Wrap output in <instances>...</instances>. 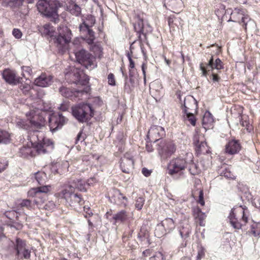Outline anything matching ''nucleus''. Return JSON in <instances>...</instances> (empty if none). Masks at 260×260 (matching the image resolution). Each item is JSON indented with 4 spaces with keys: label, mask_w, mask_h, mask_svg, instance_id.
I'll return each instance as SVG.
<instances>
[{
    "label": "nucleus",
    "mask_w": 260,
    "mask_h": 260,
    "mask_svg": "<svg viewBox=\"0 0 260 260\" xmlns=\"http://www.w3.org/2000/svg\"><path fill=\"white\" fill-rule=\"evenodd\" d=\"M162 254L160 252H157L154 256L151 257L150 260H162Z\"/></svg>",
    "instance_id": "obj_60"
},
{
    "label": "nucleus",
    "mask_w": 260,
    "mask_h": 260,
    "mask_svg": "<svg viewBox=\"0 0 260 260\" xmlns=\"http://www.w3.org/2000/svg\"><path fill=\"white\" fill-rule=\"evenodd\" d=\"M248 118L247 116L242 117L241 124L245 128L248 133H250L252 130V126L248 121Z\"/></svg>",
    "instance_id": "obj_36"
},
{
    "label": "nucleus",
    "mask_w": 260,
    "mask_h": 260,
    "mask_svg": "<svg viewBox=\"0 0 260 260\" xmlns=\"http://www.w3.org/2000/svg\"><path fill=\"white\" fill-rule=\"evenodd\" d=\"M144 201H145V200H144V198H143L142 197L138 198L136 201V204H135L136 208L138 210H141L143 206V205L144 204Z\"/></svg>",
    "instance_id": "obj_49"
},
{
    "label": "nucleus",
    "mask_w": 260,
    "mask_h": 260,
    "mask_svg": "<svg viewBox=\"0 0 260 260\" xmlns=\"http://www.w3.org/2000/svg\"><path fill=\"white\" fill-rule=\"evenodd\" d=\"M9 5L11 7H17L21 5V0H7Z\"/></svg>",
    "instance_id": "obj_57"
},
{
    "label": "nucleus",
    "mask_w": 260,
    "mask_h": 260,
    "mask_svg": "<svg viewBox=\"0 0 260 260\" xmlns=\"http://www.w3.org/2000/svg\"><path fill=\"white\" fill-rule=\"evenodd\" d=\"M192 211L195 222L200 226H204L206 218L205 213H203L198 207H193L192 209Z\"/></svg>",
    "instance_id": "obj_21"
},
{
    "label": "nucleus",
    "mask_w": 260,
    "mask_h": 260,
    "mask_svg": "<svg viewBox=\"0 0 260 260\" xmlns=\"http://www.w3.org/2000/svg\"><path fill=\"white\" fill-rule=\"evenodd\" d=\"M72 37L71 30L66 26H59L57 28V35L55 37V43L58 48L64 51L67 45L70 42Z\"/></svg>",
    "instance_id": "obj_8"
},
{
    "label": "nucleus",
    "mask_w": 260,
    "mask_h": 260,
    "mask_svg": "<svg viewBox=\"0 0 260 260\" xmlns=\"http://www.w3.org/2000/svg\"><path fill=\"white\" fill-rule=\"evenodd\" d=\"M87 32L89 36V38L87 39V43L88 44H92L95 39L94 33L90 28L88 29Z\"/></svg>",
    "instance_id": "obj_51"
},
{
    "label": "nucleus",
    "mask_w": 260,
    "mask_h": 260,
    "mask_svg": "<svg viewBox=\"0 0 260 260\" xmlns=\"http://www.w3.org/2000/svg\"><path fill=\"white\" fill-rule=\"evenodd\" d=\"M202 138H204L203 136L199 134V131L196 129L193 138V144L194 145L201 143V140L202 139Z\"/></svg>",
    "instance_id": "obj_45"
},
{
    "label": "nucleus",
    "mask_w": 260,
    "mask_h": 260,
    "mask_svg": "<svg viewBox=\"0 0 260 260\" xmlns=\"http://www.w3.org/2000/svg\"><path fill=\"white\" fill-rule=\"evenodd\" d=\"M39 12L47 16L55 17L57 14V5L53 0H39L37 5Z\"/></svg>",
    "instance_id": "obj_10"
},
{
    "label": "nucleus",
    "mask_w": 260,
    "mask_h": 260,
    "mask_svg": "<svg viewBox=\"0 0 260 260\" xmlns=\"http://www.w3.org/2000/svg\"><path fill=\"white\" fill-rule=\"evenodd\" d=\"M41 31L45 35L52 36L54 30L53 27H52L49 24H46L41 28Z\"/></svg>",
    "instance_id": "obj_37"
},
{
    "label": "nucleus",
    "mask_w": 260,
    "mask_h": 260,
    "mask_svg": "<svg viewBox=\"0 0 260 260\" xmlns=\"http://www.w3.org/2000/svg\"><path fill=\"white\" fill-rule=\"evenodd\" d=\"M56 207V205L53 201H49L44 207L43 208H44L46 210H53L54 209H55Z\"/></svg>",
    "instance_id": "obj_55"
},
{
    "label": "nucleus",
    "mask_w": 260,
    "mask_h": 260,
    "mask_svg": "<svg viewBox=\"0 0 260 260\" xmlns=\"http://www.w3.org/2000/svg\"><path fill=\"white\" fill-rule=\"evenodd\" d=\"M89 91V87L86 85L84 86L82 89L76 90H73L69 88L63 86L59 88V92L62 96L72 99H82L84 95H85L86 98Z\"/></svg>",
    "instance_id": "obj_11"
},
{
    "label": "nucleus",
    "mask_w": 260,
    "mask_h": 260,
    "mask_svg": "<svg viewBox=\"0 0 260 260\" xmlns=\"http://www.w3.org/2000/svg\"><path fill=\"white\" fill-rule=\"evenodd\" d=\"M179 232L182 238H186L189 236L191 230L189 226H187L185 228H183L182 229H180Z\"/></svg>",
    "instance_id": "obj_47"
},
{
    "label": "nucleus",
    "mask_w": 260,
    "mask_h": 260,
    "mask_svg": "<svg viewBox=\"0 0 260 260\" xmlns=\"http://www.w3.org/2000/svg\"><path fill=\"white\" fill-rule=\"evenodd\" d=\"M142 174L146 177H148L150 175L151 171L147 169L144 168L142 170Z\"/></svg>",
    "instance_id": "obj_64"
},
{
    "label": "nucleus",
    "mask_w": 260,
    "mask_h": 260,
    "mask_svg": "<svg viewBox=\"0 0 260 260\" xmlns=\"http://www.w3.org/2000/svg\"><path fill=\"white\" fill-rule=\"evenodd\" d=\"M18 212L16 210H13L11 211H9L6 213V216L8 218H10L11 220H14V217H12V215H16V219L18 221H22V220H26V217L25 215H21V219H19V217L18 215Z\"/></svg>",
    "instance_id": "obj_32"
},
{
    "label": "nucleus",
    "mask_w": 260,
    "mask_h": 260,
    "mask_svg": "<svg viewBox=\"0 0 260 260\" xmlns=\"http://www.w3.org/2000/svg\"><path fill=\"white\" fill-rule=\"evenodd\" d=\"M157 150L162 158H167L174 153L176 146L172 141L162 140L158 143Z\"/></svg>",
    "instance_id": "obj_13"
},
{
    "label": "nucleus",
    "mask_w": 260,
    "mask_h": 260,
    "mask_svg": "<svg viewBox=\"0 0 260 260\" xmlns=\"http://www.w3.org/2000/svg\"><path fill=\"white\" fill-rule=\"evenodd\" d=\"M20 88L24 93L26 94L31 89V86L29 85V83H25L21 84Z\"/></svg>",
    "instance_id": "obj_52"
},
{
    "label": "nucleus",
    "mask_w": 260,
    "mask_h": 260,
    "mask_svg": "<svg viewBox=\"0 0 260 260\" xmlns=\"http://www.w3.org/2000/svg\"><path fill=\"white\" fill-rule=\"evenodd\" d=\"M160 89H161L160 85L157 82H153L150 85V91L153 96H157L159 94Z\"/></svg>",
    "instance_id": "obj_33"
},
{
    "label": "nucleus",
    "mask_w": 260,
    "mask_h": 260,
    "mask_svg": "<svg viewBox=\"0 0 260 260\" xmlns=\"http://www.w3.org/2000/svg\"><path fill=\"white\" fill-rule=\"evenodd\" d=\"M193 112H184L186 114L185 119L187 120L191 125L194 126L196 123V119L193 114Z\"/></svg>",
    "instance_id": "obj_41"
},
{
    "label": "nucleus",
    "mask_w": 260,
    "mask_h": 260,
    "mask_svg": "<svg viewBox=\"0 0 260 260\" xmlns=\"http://www.w3.org/2000/svg\"><path fill=\"white\" fill-rule=\"evenodd\" d=\"M15 251L16 258L18 260L28 259L30 257V251L26 248L25 241L19 238L16 239Z\"/></svg>",
    "instance_id": "obj_14"
},
{
    "label": "nucleus",
    "mask_w": 260,
    "mask_h": 260,
    "mask_svg": "<svg viewBox=\"0 0 260 260\" xmlns=\"http://www.w3.org/2000/svg\"><path fill=\"white\" fill-rule=\"evenodd\" d=\"M134 165L133 156L129 153H125L121 159L120 166L124 173H129L134 168Z\"/></svg>",
    "instance_id": "obj_16"
},
{
    "label": "nucleus",
    "mask_w": 260,
    "mask_h": 260,
    "mask_svg": "<svg viewBox=\"0 0 260 260\" xmlns=\"http://www.w3.org/2000/svg\"><path fill=\"white\" fill-rule=\"evenodd\" d=\"M171 4L175 8H181L183 7V2L182 0H172Z\"/></svg>",
    "instance_id": "obj_56"
},
{
    "label": "nucleus",
    "mask_w": 260,
    "mask_h": 260,
    "mask_svg": "<svg viewBox=\"0 0 260 260\" xmlns=\"http://www.w3.org/2000/svg\"><path fill=\"white\" fill-rule=\"evenodd\" d=\"M248 216L247 209L240 206L232 209L229 218L232 226L239 230L247 222Z\"/></svg>",
    "instance_id": "obj_4"
},
{
    "label": "nucleus",
    "mask_w": 260,
    "mask_h": 260,
    "mask_svg": "<svg viewBox=\"0 0 260 260\" xmlns=\"http://www.w3.org/2000/svg\"><path fill=\"white\" fill-rule=\"evenodd\" d=\"M198 202L202 205L204 206L205 202L203 200V193L202 190L199 191V199Z\"/></svg>",
    "instance_id": "obj_62"
},
{
    "label": "nucleus",
    "mask_w": 260,
    "mask_h": 260,
    "mask_svg": "<svg viewBox=\"0 0 260 260\" xmlns=\"http://www.w3.org/2000/svg\"><path fill=\"white\" fill-rule=\"evenodd\" d=\"M83 74L82 71L77 68H72L71 72L65 74L66 78L70 79V81L76 84L80 82V78Z\"/></svg>",
    "instance_id": "obj_20"
},
{
    "label": "nucleus",
    "mask_w": 260,
    "mask_h": 260,
    "mask_svg": "<svg viewBox=\"0 0 260 260\" xmlns=\"http://www.w3.org/2000/svg\"><path fill=\"white\" fill-rule=\"evenodd\" d=\"M40 109L35 108L30 109L29 112L26 113V116L29 121L22 119H17L15 121L16 125L19 128L27 129L30 128L36 133L41 129L44 125V122L40 116Z\"/></svg>",
    "instance_id": "obj_2"
},
{
    "label": "nucleus",
    "mask_w": 260,
    "mask_h": 260,
    "mask_svg": "<svg viewBox=\"0 0 260 260\" xmlns=\"http://www.w3.org/2000/svg\"><path fill=\"white\" fill-rule=\"evenodd\" d=\"M165 136L164 128L157 125L152 126L149 129L147 137L151 141L154 142L158 141L160 138Z\"/></svg>",
    "instance_id": "obj_17"
},
{
    "label": "nucleus",
    "mask_w": 260,
    "mask_h": 260,
    "mask_svg": "<svg viewBox=\"0 0 260 260\" xmlns=\"http://www.w3.org/2000/svg\"><path fill=\"white\" fill-rule=\"evenodd\" d=\"M222 170L221 171L220 174L225 177L229 179H234L235 176L233 172H232L231 169L225 166L222 167Z\"/></svg>",
    "instance_id": "obj_31"
},
{
    "label": "nucleus",
    "mask_w": 260,
    "mask_h": 260,
    "mask_svg": "<svg viewBox=\"0 0 260 260\" xmlns=\"http://www.w3.org/2000/svg\"><path fill=\"white\" fill-rule=\"evenodd\" d=\"M228 21L238 22L242 24L245 30L251 29L255 25L254 21L249 18L246 11L242 8H235L231 12V18Z\"/></svg>",
    "instance_id": "obj_5"
},
{
    "label": "nucleus",
    "mask_w": 260,
    "mask_h": 260,
    "mask_svg": "<svg viewBox=\"0 0 260 260\" xmlns=\"http://www.w3.org/2000/svg\"><path fill=\"white\" fill-rule=\"evenodd\" d=\"M3 79L10 84L16 85L19 82V78L16 77L14 71L6 69L2 73Z\"/></svg>",
    "instance_id": "obj_19"
},
{
    "label": "nucleus",
    "mask_w": 260,
    "mask_h": 260,
    "mask_svg": "<svg viewBox=\"0 0 260 260\" xmlns=\"http://www.w3.org/2000/svg\"><path fill=\"white\" fill-rule=\"evenodd\" d=\"M127 214L124 210H122L113 216V219L116 221H124L127 219Z\"/></svg>",
    "instance_id": "obj_34"
},
{
    "label": "nucleus",
    "mask_w": 260,
    "mask_h": 260,
    "mask_svg": "<svg viewBox=\"0 0 260 260\" xmlns=\"http://www.w3.org/2000/svg\"><path fill=\"white\" fill-rule=\"evenodd\" d=\"M127 58L128 59L129 64V76H132V70L134 69L135 68V62L133 60L131 55L128 53L127 55Z\"/></svg>",
    "instance_id": "obj_54"
},
{
    "label": "nucleus",
    "mask_w": 260,
    "mask_h": 260,
    "mask_svg": "<svg viewBox=\"0 0 260 260\" xmlns=\"http://www.w3.org/2000/svg\"><path fill=\"white\" fill-rule=\"evenodd\" d=\"M19 206L23 208L25 207L28 209H32L33 204L29 200L24 199L20 202Z\"/></svg>",
    "instance_id": "obj_42"
},
{
    "label": "nucleus",
    "mask_w": 260,
    "mask_h": 260,
    "mask_svg": "<svg viewBox=\"0 0 260 260\" xmlns=\"http://www.w3.org/2000/svg\"><path fill=\"white\" fill-rule=\"evenodd\" d=\"M223 68V64L221 60L219 58H217L215 61H214L213 57L210 59L206 68L204 66L203 63H202L200 64V69L202 71L203 76H206L208 71H209L210 70H213V69H216L219 70Z\"/></svg>",
    "instance_id": "obj_18"
},
{
    "label": "nucleus",
    "mask_w": 260,
    "mask_h": 260,
    "mask_svg": "<svg viewBox=\"0 0 260 260\" xmlns=\"http://www.w3.org/2000/svg\"><path fill=\"white\" fill-rule=\"evenodd\" d=\"M12 34L16 39H20L22 35L21 31L17 28H14L13 30Z\"/></svg>",
    "instance_id": "obj_58"
},
{
    "label": "nucleus",
    "mask_w": 260,
    "mask_h": 260,
    "mask_svg": "<svg viewBox=\"0 0 260 260\" xmlns=\"http://www.w3.org/2000/svg\"><path fill=\"white\" fill-rule=\"evenodd\" d=\"M205 249L202 245H199L197 246V255L196 260H201L205 255Z\"/></svg>",
    "instance_id": "obj_39"
},
{
    "label": "nucleus",
    "mask_w": 260,
    "mask_h": 260,
    "mask_svg": "<svg viewBox=\"0 0 260 260\" xmlns=\"http://www.w3.org/2000/svg\"><path fill=\"white\" fill-rule=\"evenodd\" d=\"M72 114L79 122H84L93 116L91 106L88 104H79L72 108Z\"/></svg>",
    "instance_id": "obj_7"
},
{
    "label": "nucleus",
    "mask_w": 260,
    "mask_h": 260,
    "mask_svg": "<svg viewBox=\"0 0 260 260\" xmlns=\"http://www.w3.org/2000/svg\"><path fill=\"white\" fill-rule=\"evenodd\" d=\"M52 82V76L42 74L35 79L34 83L37 86L45 87L50 85Z\"/></svg>",
    "instance_id": "obj_22"
},
{
    "label": "nucleus",
    "mask_w": 260,
    "mask_h": 260,
    "mask_svg": "<svg viewBox=\"0 0 260 260\" xmlns=\"http://www.w3.org/2000/svg\"><path fill=\"white\" fill-rule=\"evenodd\" d=\"M189 171L191 175H196L200 173V170L195 164L191 163L189 166Z\"/></svg>",
    "instance_id": "obj_46"
},
{
    "label": "nucleus",
    "mask_w": 260,
    "mask_h": 260,
    "mask_svg": "<svg viewBox=\"0 0 260 260\" xmlns=\"http://www.w3.org/2000/svg\"><path fill=\"white\" fill-rule=\"evenodd\" d=\"M49 122L50 130L52 132H54L60 128L65 124L66 119L61 114L58 113L52 115L49 117Z\"/></svg>",
    "instance_id": "obj_15"
},
{
    "label": "nucleus",
    "mask_w": 260,
    "mask_h": 260,
    "mask_svg": "<svg viewBox=\"0 0 260 260\" xmlns=\"http://www.w3.org/2000/svg\"><path fill=\"white\" fill-rule=\"evenodd\" d=\"M201 143L197 144L196 146V150L198 154L207 153L208 151V148L204 138H202Z\"/></svg>",
    "instance_id": "obj_27"
},
{
    "label": "nucleus",
    "mask_w": 260,
    "mask_h": 260,
    "mask_svg": "<svg viewBox=\"0 0 260 260\" xmlns=\"http://www.w3.org/2000/svg\"><path fill=\"white\" fill-rule=\"evenodd\" d=\"M134 28L135 30L137 32H142L143 31V20L140 19L137 24L134 25Z\"/></svg>",
    "instance_id": "obj_53"
},
{
    "label": "nucleus",
    "mask_w": 260,
    "mask_h": 260,
    "mask_svg": "<svg viewBox=\"0 0 260 260\" xmlns=\"http://www.w3.org/2000/svg\"><path fill=\"white\" fill-rule=\"evenodd\" d=\"M91 51L94 53V55L99 58L103 57V48L100 45H94L91 48Z\"/></svg>",
    "instance_id": "obj_35"
},
{
    "label": "nucleus",
    "mask_w": 260,
    "mask_h": 260,
    "mask_svg": "<svg viewBox=\"0 0 260 260\" xmlns=\"http://www.w3.org/2000/svg\"><path fill=\"white\" fill-rule=\"evenodd\" d=\"M37 188L38 191L40 192V194H42V193H46L51 190L50 185L42 186Z\"/></svg>",
    "instance_id": "obj_50"
},
{
    "label": "nucleus",
    "mask_w": 260,
    "mask_h": 260,
    "mask_svg": "<svg viewBox=\"0 0 260 260\" xmlns=\"http://www.w3.org/2000/svg\"><path fill=\"white\" fill-rule=\"evenodd\" d=\"M8 166V163L5 160H0V172L3 171Z\"/></svg>",
    "instance_id": "obj_61"
},
{
    "label": "nucleus",
    "mask_w": 260,
    "mask_h": 260,
    "mask_svg": "<svg viewBox=\"0 0 260 260\" xmlns=\"http://www.w3.org/2000/svg\"><path fill=\"white\" fill-rule=\"evenodd\" d=\"M34 175L36 180L39 184L45 183L47 180V175L44 172L39 171L36 173Z\"/></svg>",
    "instance_id": "obj_28"
},
{
    "label": "nucleus",
    "mask_w": 260,
    "mask_h": 260,
    "mask_svg": "<svg viewBox=\"0 0 260 260\" xmlns=\"http://www.w3.org/2000/svg\"><path fill=\"white\" fill-rule=\"evenodd\" d=\"M241 149V146L238 141H230L225 146V152L230 154L238 153Z\"/></svg>",
    "instance_id": "obj_23"
},
{
    "label": "nucleus",
    "mask_w": 260,
    "mask_h": 260,
    "mask_svg": "<svg viewBox=\"0 0 260 260\" xmlns=\"http://www.w3.org/2000/svg\"><path fill=\"white\" fill-rule=\"evenodd\" d=\"M11 134L7 131L0 130V144H7L11 141Z\"/></svg>",
    "instance_id": "obj_26"
},
{
    "label": "nucleus",
    "mask_w": 260,
    "mask_h": 260,
    "mask_svg": "<svg viewBox=\"0 0 260 260\" xmlns=\"http://www.w3.org/2000/svg\"><path fill=\"white\" fill-rule=\"evenodd\" d=\"M58 196L64 199L73 207L84 203L81 196L75 193L74 187L72 185H64L61 191L58 193Z\"/></svg>",
    "instance_id": "obj_6"
},
{
    "label": "nucleus",
    "mask_w": 260,
    "mask_h": 260,
    "mask_svg": "<svg viewBox=\"0 0 260 260\" xmlns=\"http://www.w3.org/2000/svg\"><path fill=\"white\" fill-rule=\"evenodd\" d=\"M76 60L86 69L90 70L97 67L95 57L87 51L81 49L75 53Z\"/></svg>",
    "instance_id": "obj_9"
},
{
    "label": "nucleus",
    "mask_w": 260,
    "mask_h": 260,
    "mask_svg": "<svg viewBox=\"0 0 260 260\" xmlns=\"http://www.w3.org/2000/svg\"><path fill=\"white\" fill-rule=\"evenodd\" d=\"M27 196L29 197L35 198L37 199L38 197H41V194L38 191L37 188H32L29 189L27 192Z\"/></svg>",
    "instance_id": "obj_43"
},
{
    "label": "nucleus",
    "mask_w": 260,
    "mask_h": 260,
    "mask_svg": "<svg viewBox=\"0 0 260 260\" xmlns=\"http://www.w3.org/2000/svg\"><path fill=\"white\" fill-rule=\"evenodd\" d=\"M46 199V196L45 194H41V197H38L35 199L34 203L37 205L38 208H42V205L44 203Z\"/></svg>",
    "instance_id": "obj_40"
},
{
    "label": "nucleus",
    "mask_w": 260,
    "mask_h": 260,
    "mask_svg": "<svg viewBox=\"0 0 260 260\" xmlns=\"http://www.w3.org/2000/svg\"><path fill=\"white\" fill-rule=\"evenodd\" d=\"M177 95L181 104V108L184 112H196L198 107L197 102L192 96L187 95L182 101L180 91L177 93Z\"/></svg>",
    "instance_id": "obj_12"
},
{
    "label": "nucleus",
    "mask_w": 260,
    "mask_h": 260,
    "mask_svg": "<svg viewBox=\"0 0 260 260\" xmlns=\"http://www.w3.org/2000/svg\"><path fill=\"white\" fill-rule=\"evenodd\" d=\"M161 224L166 231L168 233L172 232L175 228V222L171 218H166L162 221Z\"/></svg>",
    "instance_id": "obj_25"
},
{
    "label": "nucleus",
    "mask_w": 260,
    "mask_h": 260,
    "mask_svg": "<svg viewBox=\"0 0 260 260\" xmlns=\"http://www.w3.org/2000/svg\"><path fill=\"white\" fill-rule=\"evenodd\" d=\"M214 122L212 114L208 111L205 113L203 118V124L205 126H210Z\"/></svg>",
    "instance_id": "obj_29"
},
{
    "label": "nucleus",
    "mask_w": 260,
    "mask_h": 260,
    "mask_svg": "<svg viewBox=\"0 0 260 260\" xmlns=\"http://www.w3.org/2000/svg\"><path fill=\"white\" fill-rule=\"evenodd\" d=\"M108 83L111 85H115V81L114 79V76L113 74L111 73L109 74L108 76Z\"/></svg>",
    "instance_id": "obj_59"
},
{
    "label": "nucleus",
    "mask_w": 260,
    "mask_h": 260,
    "mask_svg": "<svg viewBox=\"0 0 260 260\" xmlns=\"http://www.w3.org/2000/svg\"><path fill=\"white\" fill-rule=\"evenodd\" d=\"M34 142L30 139V143L24 146L19 150L20 155L24 157L33 156L37 153L45 154L53 150L54 143L51 140L43 136V134L34 133L32 136Z\"/></svg>",
    "instance_id": "obj_1"
},
{
    "label": "nucleus",
    "mask_w": 260,
    "mask_h": 260,
    "mask_svg": "<svg viewBox=\"0 0 260 260\" xmlns=\"http://www.w3.org/2000/svg\"><path fill=\"white\" fill-rule=\"evenodd\" d=\"M85 184L86 182L84 180H83L82 179H77L74 180L66 185H72L74 187V189L76 188L81 191H86V189L85 188Z\"/></svg>",
    "instance_id": "obj_24"
},
{
    "label": "nucleus",
    "mask_w": 260,
    "mask_h": 260,
    "mask_svg": "<svg viewBox=\"0 0 260 260\" xmlns=\"http://www.w3.org/2000/svg\"><path fill=\"white\" fill-rule=\"evenodd\" d=\"M67 8L70 13L74 15L77 16L81 13L80 8L74 3H72Z\"/></svg>",
    "instance_id": "obj_30"
},
{
    "label": "nucleus",
    "mask_w": 260,
    "mask_h": 260,
    "mask_svg": "<svg viewBox=\"0 0 260 260\" xmlns=\"http://www.w3.org/2000/svg\"><path fill=\"white\" fill-rule=\"evenodd\" d=\"M187 158L181 156L172 159L168 165V173L173 177L178 178L182 176L184 171L189 162L192 161L193 155L191 153H186Z\"/></svg>",
    "instance_id": "obj_3"
},
{
    "label": "nucleus",
    "mask_w": 260,
    "mask_h": 260,
    "mask_svg": "<svg viewBox=\"0 0 260 260\" xmlns=\"http://www.w3.org/2000/svg\"><path fill=\"white\" fill-rule=\"evenodd\" d=\"M251 232L254 236L260 235V223L253 222L251 225Z\"/></svg>",
    "instance_id": "obj_38"
},
{
    "label": "nucleus",
    "mask_w": 260,
    "mask_h": 260,
    "mask_svg": "<svg viewBox=\"0 0 260 260\" xmlns=\"http://www.w3.org/2000/svg\"><path fill=\"white\" fill-rule=\"evenodd\" d=\"M89 28L90 25L87 21H84L79 26L80 31L82 33L87 32Z\"/></svg>",
    "instance_id": "obj_48"
},
{
    "label": "nucleus",
    "mask_w": 260,
    "mask_h": 260,
    "mask_svg": "<svg viewBox=\"0 0 260 260\" xmlns=\"http://www.w3.org/2000/svg\"><path fill=\"white\" fill-rule=\"evenodd\" d=\"M32 70L30 67L28 66H23L22 67V75L27 78L31 76Z\"/></svg>",
    "instance_id": "obj_44"
},
{
    "label": "nucleus",
    "mask_w": 260,
    "mask_h": 260,
    "mask_svg": "<svg viewBox=\"0 0 260 260\" xmlns=\"http://www.w3.org/2000/svg\"><path fill=\"white\" fill-rule=\"evenodd\" d=\"M88 19L87 20L88 23L89 24L90 27L92 26L95 23V19L93 17L90 16H88Z\"/></svg>",
    "instance_id": "obj_63"
}]
</instances>
